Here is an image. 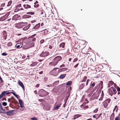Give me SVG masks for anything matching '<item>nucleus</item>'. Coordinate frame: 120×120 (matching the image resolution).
Here are the masks:
<instances>
[{
    "label": "nucleus",
    "instance_id": "obj_1",
    "mask_svg": "<svg viewBox=\"0 0 120 120\" xmlns=\"http://www.w3.org/2000/svg\"><path fill=\"white\" fill-rule=\"evenodd\" d=\"M38 94L40 96L43 97L48 95L49 93L43 89H41L39 91Z\"/></svg>",
    "mask_w": 120,
    "mask_h": 120
},
{
    "label": "nucleus",
    "instance_id": "obj_2",
    "mask_svg": "<svg viewBox=\"0 0 120 120\" xmlns=\"http://www.w3.org/2000/svg\"><path fill=\"white\" fill-rule=\"evenodd\" d=\"M27 24V22H21L16 23L15 25L16 28H22L23 26L26 25Z\"/></svg>",
    "mask_w": 120,
    "mask_h": 120
},
{
    "label": "nucleus",
    "instance_id": "obj_3",
    "mask_svg": "<svg viewBox=\"0 0 120 120\" xmlns=\"http://www.w3.org/2000/svg\"><path fill=\"white\" fill-rule=\"evenodd\" d=\"M58 68H55L50 72V74L55 76H56L58 75V71H57V69Z\"/></svg>",
    "mask_w": 120,
    "mask_h": 120
},
{
    "label": "nucleus",
    "instance_id": "obj_4",
    "mask_svg": "<svg viewBox=\"0 0 120 120\" xmlns=\"http://www.w3.org/2000/svg\"><path fill=\"white\" fill-rule=\"evenodd\" d=\"M24 39L22 38H21L19 40V41L20 42L16 44V46L17 48H20V46H21L20 47L21 48L22 47L23 44V42L24 41Z\"/></svg>",
    "mask_w": 120,
    "mask_h": 120
},
{
    "label": "nucleus",
    "instance_id": "obj_5",
    "mask_svg": "<svg viewBox=\"0 0 120 120\" xmlns=\"http://www.w3.org/2000/svg\"><path fill=\"white\" fill-rule=\"evenodd\" d=\"M16 110H9L6 112V114L8 116H11L14 114L13 112L16 111Z\"/></svg>",
    "mask_w": 120,
    "mask_h": 120
},
{
    "label": "nucleus",
    "instance_id": "obj_6",
    "mask_svg": "<svg viewBox=\"0 0 120 120\" xmlns=\"http://www.w3.org/2000/svg\"><path fill=\"white\" fill-rule=\"evenodd\" d=\"M49 54V53L48 52L43 51L41 53L40 55V56L41 57H45L48 56Z\"/></svg>",
    "mask_w": 120,
    "mask_h": 120
},
{
    "label": "nucleus",
    "instance_id": "obj_7",
    "mask_svg": "<svg viewBox=\"0 0 120 120\" xmlns=\"http://www.w3.org/2000/svg\"><path fill=\"white\" fill-rule=\"evenodd\" d=\"M62 59V57L60 56H58L56 57L54 59V60L57 62V63L58 62L60 61Z\"/></svg>",
    "mask_w": 120,
    "mask_h": 120
},
{
    "label": "nucleus",
    "instance_id": "obj_8",
    "mask_svg": "<svg viewBox=\"0 0 120 120\" xmlns=\"http://www.w3.org/2000/svg\"><path fill=\"white\" fill-rule=\"evenodd\" d=\"M18 83L20 86L22 87L23 90H25L24 86L23 83L20 80H19L18 82Z\"/></svg>",
    "mask_w": 120,
    "mask_h": 120
},
{
    "label": "nucleus",
    "instance_id": "obj_9",
    "mask_svg": "<svg viewBox=\"0 0 120 120\" xmlns=\"http://www.w3.org/2000/svg\"><path fill=\"white\" fill-rule=\"evenodd\" d=\"M3 37L4 38L5 40H6L7 38V33L6 31H4L3 32Z\"/></svg>",
    "mask_w": 120,
    "mask_h": 120
},
{
    "label": "nucleus",
    "instance_id": "obj_10",
    "mask_svg": "<svg viewBox=\"0 0 120 120\" xmlns=\"http://www.w3.org/2000/svg\"><path fill=\"white\" fill-rule=\"evenodd\" d=\"M30 24H28L27 26L23 28V30L24 31L27 30L29 28L30 26Z\"/></svg>",
    "mask_w": 120,
    "mask_h": 120
},
{
    "label": "nucleus",
    "instance_id": "obj_11",
    "mask_svg": "<svg viewBox=\"0 0 120 120\" xmlns=\"http://www.w3.org/2000/svg\"><path fill=\"white\" fill-rule=\"evenodd\" d=\"M31 16L27 15H25L22 16V19L29 18L31 17Z\"/></svg>",
    "mask_w": 120,
    "mask_h": 120
},
{
    "label": "nucleus",
    "instance_id": "obj_12",
    "mask_svg": "<svg viewBox=\"0 0 120 120\" xmlns=\"http://www.w3.org/2000/svg\"><path fill=\"white\" fill-rule=\"evenodd\" d=\"M19 101L21 107L23 108V104L22 100L21 99H19Z\"/></svg>",
    "mask_w": 120,
    "mask_h": 120
},
{
    "label": "nucleus",
    "instance_id": "obj_13",
    "mask_svg": "<svg viewBox=\"0 0 120 120\" xmlns=\"http://www.w3.org/2000/svg\"><path fill=\"white\" fill-rule=\"evenodd\" d=\"M66 68H58L59 69L58 70H57V71H58V73L59 74V73L62 71H65L66 70L65 69H66Z\"/></svg>",
    "mask_w": 120,
    "mask_h": 120
},
{
    "label": "nucleus",
    "instance_id": "obj_14",
    "mask_svg": "<svg viewBox=\"0 0 120 120\" xmlns=\"http://www.w3.org/2000/svg\"><path fill=\"white\" fill-rule=\"evenodd\" d=\"M40 26V23H38L32 29H37Z\"/></svg>",
    "mask_w": 120,
    "mask_h": 120
},
{
    "label": "nucleus",
    "instance_id": "obj_15",
    "mask_svg": "<svg viewBox=\"0 0 120 120\" xmlns=\"http://www.w3.org/2000/svg\"><path fill=\"white\" fill-rule=\"evenodd\" d=\"M57 63H58L57 62H56L55 61H54V60L53 61L50 62L49 63V64L53 66H55L56 65Z\"/></svg>",
    "mask_w": 120,
    "mask_h": 120
},
{
    "label": "nucleus",
    "instance_id": "obj_16",
    "mask_svg": "<svg viewBox=\"0 0 120 120\" xmlns=\"http://www.w3.org/2000/svg\"><path fill=\"white\" fill-rule=\"evenodd\" d=\"M103 82L102 81H101L100 82L98 85V86L100 87V89H102L103 88Z\"/></svg>",
    "mask_w": 120,
    "mask_h": 120
},
{
    "label": "nucleus",
    "instance_id": "obj_17",
    "mask_svg": "<svg viewBox=\"0 0 120 120\" xmlns=\"http://www.w3.org/2000/svg\"><path fill=\"white\" fill-rule=\"evenodd\" d=\"M18 16V14L15 15L13 16L12 19V20H17Z\"/></svg>",
    "mask_w": 120,
    "mask_h": 120
},
{
    "label": "nucleus",
    "instance_id": "obj_18",
    "mask_svg": "<svg viewBox=\"0 0 120 120\" xmlns=\"http://www.w3.org/2000/svg\"><path fill=\"white\" fill-rule=\"evenodd\" d=\"M7 18L5 15L2 16L0 18V21H3L5 20Z\"/></svg>",
    "mask_w": 120,
    "mask_h": 120
},
{
    "label": "nucleus",
    "instance_id": "obj_19",
    "mask_svg": "<svg viewBox=\"0 0 120 120\" xmlns=\"http://www.w3.org/2000/svg\"><path fill=\"white\" fill-rule=\"evenodd\" d=\"M108 92L111 96H112V95L113 93L111 88H110L109 89L108 91Z\"/></svg>",
    "mask_w": 120,
    "mask_h": 120
},
{
    "label": "nucleus",
    "instance_id": "obj_20",
    "mask_svg": "<svg viewBox=\"0 0 120 120\" xmlns=\"http://www.w3.org/2000/svg\"><path fill=\"white\" fill-rule=\"evenodd\" d=\"M65 45V43L64 42L62 43L60 45V47L61 48H64V47Z\"/></svg>",
    "mask_w": 120,
    "mask_h": 120
},
{
    "label": "nucleus",
    "instance_id": "obj_21",
    "mask_svg": "<svg viewBox=\"0 0 120 120\" xmlns=\"http://www.w3.org/2000/svg\"><path fill=\"white\" fill-rule=\"evenodd\" d=\"M66 75L65 74H62L58 77V78L62 79L64 78L66 76Z\"/></svg>",
    "mask_w": 120,
    "mask_h": 120
},
{
    "label": "nucleus",
    "instance_id": "obj_22",
    "mask_svg": "<svg viewBox=\"0 0 120 120\" xmlns=\"http://www.w3.org/2000/svg\"><path fill=\"white\" fill-rule=\"evenodd\" d=\"M23 7L26 9L30 8H31L30 6L28 4H25L23 5Z\"/></svg>",
    "mask_w": 120,
    "mask_h": 120
},
{
    "label": "nucleus",
    "instance_id": "obj_23",
    "mask_svg": "<svg viewBox=\"0 0 120 120\" xmlns=\"http://www.w3.org/2000/svg\"><path fill=\"white\" fill-rule=\"evenodd\" d=\"M95 82H93L92 83V82H91V85H90V87L89 89L90 88H93L95 86Z\"/></svg>",
    "mask_w": 120,
    "mask_h": 120
},
{
    "label": "nucleus",
    "instance_id": "obj_24",
    "mask_svg": "<svg viewBox=\"0 0 120 120\" xmlns=\"http://www.w3.org/2000/svg\"><path fill=\"white\" fill-rule=\"evenodd\" d=\"M108 104V103L106 102V101H105L104 102L103 105L105 108H106Z\"/></svg>",
    "mask_w": 120,
    "mask_h": 120
},
{
    "label": "nucleus",
    "instance_id": "obj_25",
    "mask_svg": "<svg viewBox=\"0 0 120 120\" xmlns=\"http://www.w3.org/2000/svg\"><path fill=\"white\" fill-rule=\"evenodd\" d=\"M118 107L117 106V105H116L114 108L113 109V112H114L116 110V112H117L118 111Z\"/></svg>",
    "mask_w": 120,
    "mask_h": 120
},
{
    "label": "nucleus",
    "instance_id": "obj_26",
    "mask_svg": "<svg viewBox=\"0 0 120 120\" xmlns=\"http://www.w3.org/2000/svg\"><path fill=\"white\" fill-rule=\"evenodd\" d=\"M85 86V85L83 83L79 87V89L81 90L83 89Z\"/></svg>",
    "mask_w": 120,
    "mask_h": 120
},
{
    "label": "nucleus",
    "instance_id": "obj_27",
    "mask_svg": "<svg viewBox=\"0 0 120 120\" xmlns=\"http://www.w3.org/2000/svg\"><path fill=\"white\" fill-rule=\"evenodd\" d=\"M111 88L112 90H113L114 92V94H116L117 92L116 89H115L113 87H112Z\"/></svg>",
    "mask_w": 120,
    "mask_h": 120
},
{
    "label": "nucleus",
    "instance_id": "obj_28",
    "mask_svg": "<svg viewBox=\"0 0 120 120\" xmlns=\"http://www.w3.org/2000/svg\"><path fill=\"white\" fill-rule=\"evenodd\" d=\"M69 97V95L67 96H66V97L65 98V99L64 100V101L65 103L66 104L67 101V100L68 99V98Z\"/></svg>",
    "mask_w": 120,
    "mask_h": 120
},
{
    "label": "nucleus",
    "instance_id": "obj_29",
    "mask_svg": "<svg viewBox=\"0 0 120 120\" xmlns=\"http://www.w3.org/2000/svg\"><path fill=\"white\" fill-rule=\"evenodd\" d=\"M115 116L114 113V112H113L112 114L111 115L110 117V118H112L114 119Z\"/></svg>",
    "mask_w": 120,
    "mask_h": 120
},
{
    "label": "nucleus",
    "instance_id": "obj_30",
    "mask_svg": "<svg viewBox=\"0 0 120 120\" xmlns=\"http://www.w3.org/2000/svg\"><path fill=\"white\" fill-rule=\"evenodd\" d=\"M26 14L28 15H34L35 13L34 12H30L26 13Z\"/></svg>",
    "mask_w": 120,
    "mask_h": 120
},
{
    "label": "nucleus",
    "instance_id": "obj_31",
    "mask_svg": "<svg viewBox=\"0 0 120 120\" xmlns=\"http://www.w3.org/2000/svg\"><path fill=\"white\" fill-rule=\"evenodd\" d=\"M59 83V81H57L54 82L53 84V85L54 86H56Z\"/></svg>",
    "mask_w": 120,
    "mask_h": 120
},
{
    "label": "nucleus",
    "instance_id": "obj_32",
    "mask_svg": "<svg viewBox=\"0 0 120 120\" xmlns=\"http://www.w3.org/2000/svg\"><path fill=\"white\" fill-rule=\"evenodd\" d=\"M61 104L60 105H57L56 107L54 108L53 109L57 110V109L59 107H60L61 106Z\"/></svg>",
    "mask_w": 120,
    "mask_h": 120
},
{
    "label": "nucleus",
    "instance_id": "obj_33",
    "mask_svg": "<svg viewBox=\"0 0 120 120\" xmlns=\"http://www.w3.org/2000/svg\"><path fill=\"white\" fill-rule=\"evenodd\" d=\"M72 82L71 81H69L66 84L67 86H70Z\"/></svg>",
    "mask_w": 120,
    "mask_h": 120
},
{
    "label": "nucleus",
    "instance_id": "obj_34",
    "mask_svg": "<svg viewBox=\"0 0 120 120\" xmlns=\"http://www.w3.org/2000/svg\"><path fill=\"white\" fill-rule=\"evenodd\" d=\"M81 116V115H80L77 114V115H75L74 116V117H75L76 119V118H79V117Z\"/></svg>",
    "mask_w": 120,
    "mask_h": 120
},
{
    "label": "nucleus",
    "instance_id": "obj_35",
    "mask_svg": "<svg viewBox=\"0 0 120 120\" xmlns=\"http://www.w3.org/2000/svg\"><path fill=\"white\" fill-rule=\"evenodd\" d=\"M31 45L30 46L31 47H33L34 46V42H32L30 43Z\"/></svg>",
    "mask_w": 120,
    "mask_h": 120
},
{
    "label": "nucleus",
    "instance_id": "obj_36",
    "mask_svg": "<svg viewBox=\"0 0 120 120\" xmlns=\"http://www.w3.org/2000/svg\"><path fill=\"white\" fill-rule=\"evenodd\" d=\"M12 3V1L11 0L8 3L7 6L9 7L10 6L11 4Z\"/></svg>",
    "mask_w": 120,
    "mask_h": 120
},
{
    "label": "nucleus",
    "instance_id": "obj_37",
    "mask_svg": "<svg viewBox=\"0 0 120 120\" xmlns=\"http://www.w3.org/2000/svg\"><path fill=\"white\" fill-rule=\"evenodd\" d=\"M86 79L87 77L86 76H84L81 82H85Z\"/></svg>",
    "mask_w": 120,
    "mask_h": 120
},
{
    "label": "nucleus",
    "instance_id": "obj_38",
    "mask_svg": "<svg viewBox=\"0 0 120 120\" xmlns=\"http://www.w3.org/2000/svg\"><path fill=\"white\" fill-rule=\"evenodd\" d=\"M37 62H34L31 65L33 66H34L36 65L37 64Z\"/></svg>",
    "mask_w": 120,
    "mask_h": 120
},
{
    "label": "nucleus",
    "instance_id": "obj_39",
    "mask_svg": "<svg viewBox=\"0 0 120 120\" xmlns=\"http://www.w3.org/2000/svg\"><path fill=\"white\" fill-rule=\"evenodd\" d=\"M110 101V99H107L105 101H106V102L109 104Z\"/></svg>",
    "mask_w": 120,
    "mask_h": 120
},
{
    "label": "nucleus",
    "instance_id": "obj_40",
    "mask_svg": "<svg viewBox=\"0 0 120 120\" xmlns=\"http://www.w3.org/2000/svg\"><path fill=\"white\" fill-rule=\"evenodd\" d=\"M85 101H86L87 102H84V103H83V104L85 105V104H86L88 103L89 102V101H88V100L86 99L85 100Z\"/></svg>",
    "mask_w": 120,
    "mask_h": 120
},
{
    "label": "nucleus",
    "instance_id": "obj_41",
    "mask_svg": "<svg viewBox=\"0 0 120 120\" xmlns=\"http://www.w3.org/2000/svg\"><path fill=\"white\" fill-rule=\"evenodd\" d=\"M2 105L4 106H5L7 105V103L5 102H3L2 103Z\"/></svg>",
    "mask_w": 120,
    "mask_h": 120
},
{
    "label": "nucleus",
    "instance_id": "obj_42",
    "mask_svg": "<svg viewBox=\"0 0 120 120\" xmlns=\"http://www.w3.org/2000/svg\"><path fill=\"white\" fill-rule=\"evenodd\" d=\"M1 55L3 56H6L8 54L6 52H4L2 53Z\"/></svg>",
    "mask_w": 120,
    "mask_h": 120
},
{
    "label": "nucleus",
    "instance_id": "obj_43",
    "mask_svg": "<svg viewBox=\"0 0 120 120\" xmlns=\"http://www.w3.org/2000/svg\"><path fill=\"white\" fill-rule=\"evenodd\" d=\"M12 43L11 42H9L7 44V46H12Z\"/></svg>",
    "mask_w": 120,
    "mask_h": 120
},
{
    "label": "nucleus",
    "instance_id": "obj_44",
    "mask_svg": "<svg viewBox=\"0 0 120 120\" xmlns=\"http://www.w3.org/2000/svg\"><path fill=\"white\" fill-rule=\"evenodd\" d=\"M31 119L32 120H38V118L35 117L31 118Z\"/></svg>",
    "mask_w": 120,
    "mask_h": 120
},
{
    "label": "nucleus",
    "instance_id": "obj_45",
    "mask_svg": "<svg viewBox=\"0 0 120 120\" xmlns=\"http://www.w3.org/2000/svg\"><path fill=\"white\" fill-rule=\"evenodd\" d=\"M85 98V96L84 95L82 97V98L81 100V102H82L83 101L84 99V98Z\"/></svg>",
    "mask_w": 120,
    "mask_h": 120
},
{
    "label": "nucleus",
    "instance_id": "obj_46",
    "mask_svg": "<svg viewBox=\"0 0 120 120\" xmlns=\"http://www.w3.org/2000/svg\"><path fill=\"white\" fill-rule=\"evenodd\" d=\"M2 110L3 111H1L0 112V113H2L4 114L6 113V112H5V111L4 109H3V110Z\"/></svg>",
    "mask_w": 120,
    "mask_h": 120
},
{
    "label": "nucleus",
    "instance_id": "obj_47",
    "mask_svg": "<svg viewBox=\"0 0 120 120\" xmlns=\"http://www.w3.org/2000/svg\"><path fill=\"white\" fill-rule=\"evenodd\" d=\"M5 91H4L2 92V93H1V94H2V95L3 96H5Z\"/></svg>",
    "mask_w": 120,
    "mask_h": 120
},
{
    "label": "nucleus",
    "instance_id": "obj_48",
    "mask_svg": "<svg viewBox=\"0 0 120 120\" xmlns=\"http://www.w3.org/2000/svg\"><path fill=\"white\" fill-rule=\"evenodd\" d=\"M103 95H101V98L99 99V100L100 101L102 100L103 99Z\"/></svg>",
    "mask_w": 120,
    "mask_h": 120
},
{
    "label": "nucleus",
    "instance_id": "obj_49",
    "mask_svg": "<svg viewBox=\"0 0 120 120\" xmlns=\"http://www.w3.org/2000/svg\"><path fill=\"white\" fill-rule=\"evenodd\" d=\"M117 91L118 92L120 91V88L118 86H117Z\"/></svg>",
    "mask_w": 120,
    "mask_h": 120
},
{
    "label": "nucleus",
    "instance_id": "obj_50",
    "mask_svg": "<svg viewBox=\"0 0 120 120\" xmlns=\"http://www.w3.org/2000/svg\"><path fill=\"white\" fill-rule=\"evenodd\" d=\"M78 60V59L77 58H75L73 60V62L74 63L76 61Z\"/></svg>",
    "mask_w": 120,
    "mask_h": 120
},
{
    "label": "nucleus",
    "instance_id": "obj_51",
    "mask_svg": "<svg viewBox=\"0 0 120 120\" xmlns=\"http://www.w3.org/2000/svg\"><path fill=\"white\" fill-rule=\"evenodd\" d=\"M52 45H52V44H50L49 46V48L51 49L52 48Z\"/></svg>",
    "mask_w": 120,
    "mask_h": 120
},
{
    "label": "nucleus",
    "instance_id": "obj_52",
    "mask_svg": "<svg viewBox=\"0 0 120 120\" xmlns=\"http://www.w3.org/2000/svg\"><path fill=\"white\" fill-rule=\"evenodd\" d=\"M98 111V109H95L93 112L96 113Z\"/></svg>",
    "mask_w": 120,
    "mask_h": 120
},
{
    "label": "nucleus",
    "instance_id": "obj_53",
    "mask_svg": "<svg viewBox=\"0 0 120 120\" xmlns=\"http://www.w3.org/2000/svg\"><path fill=\"white\" fill-rule=\"evenodd\" d=\"M44 39L40 41V43L41 44H42L44 42Z\"/></svg>",
    "mask_w": 120,
    "mask_h": 120
},
{
    "label": "nucleus",
    "instance_id": "obj_54",
    "mask_svg": "<svg viewBox=\"0 0 120 120\" xmlns=\"http://www.w3.org/2000/svg\"><path fill=\"white\" fill-rule=\"evenodd\" d=\"M5 94H10V92H9L8 91H5Z\"/></svg>",
    "mask_w": 120,
    "mask_h": 120
},
{
    "label": "nucleus",
    "instance_id": "obj_55",
    "mask_svg": "<svg viewBox=\"0 0 120 120\" xmlns=\"http://www.w3.org/2000/svg\"><path fill=\"white\" fill-rule=\"evenodd\" d=\"M36 39V38H32L31 39V40L32 41H35Z\"/></svg>",
    "mask_w": 120,
    "mask_h": 120
},
{
    "label": "nucleus",
    "instance_id": "obj_56",
    "mask_svg": "<svg viewBox=\"0 0 120 120\" xmlns=\"http://www.w3.org/2000/svg\"><path fill=\"white\" fill-rule=\"evenodd\" d=\"M0 108H1V109L2 110H3L4 109L2 107V106L1 105V103L0 104Z\"/></svg>",
    "mask_w": 120,
    "mask_h": 120
},
{
    "label": "nucleus",
    "instance_id": "obj_57",
    "mask_svg": "<svg viewBox=\"0 0 120 120\" xmlns=\"http://www.w3.org/2000/svg\"><path fill=\"white\" fill-rule=\"evenodd\" d=\"M65 66V65L64 64H62L60 66V68H61L63 67H64Z\"/></svg>",
    "mask_w": 120,
    "mask_h": 120
},
{
    "label": "nucleus",
    "instance_id": "obj_58",
    "mask_svg": "<svg viewBox=\"0 0 120 120\" xmlns=\"http://www.w3.org/2000/svg\"><path fill=\"white\" fill-rule=\"evenodd\" d=\"M18 99H19V98H18V96L19 97V96L16 94L15 95H14Z\"/></svg>",
    "mask_w": 120,
    "mask_h": 120
},
{
    "label": "nucleus",
    "instance_id": "obj_59",
    "mask_svg": "<svg viewBox=\"0 0 120 120\" xmlns=\"http://www.w3.org/2000/svg\"><path fill=\"white\" fill-rule=\"evenodd\" d=\"M36 35V34H34L33 35H32L30 37H31L32 38H34V36H35Z\"/></svg>",
    "mask_w": 120,
    "mask_h": 120
},
{
    "label": "nucleus",
    "instance_id": "obj_60",
    "mask_svg": "<svg viewBox=\"0 0 120 120\" xmlns=\"http://www.w3.org/2000/svg\"><path fill=\"white\" fill-rule=\"evenodd\" d=\"M98 115V114H96L95 115H94L93 116V117L94 118H96L97 116Z\"/></svg>",
    "mask_w": 120,
    "mask_h": 120
},
{
    "label": "nucleus",
    "instance_id": "obj_61",
    "mask_svg": "<svg viewBox=\"0 0 120 120\" xmlns=\"http://www.w3.org/2000/svg\"><path fill=\"white\" fill-rule=\"evenodd\" d=\"M115 120H119V117L118 116H116L115 118Z\"/></svg>",
    "mask_w": 120,
    "mask_h": 120
},
{
    "label": "nucleus",
    "instance_id": "obj_62",
    "mask_svg": "<svg viewBox=\"0 0 120 120\" xmlns=\"http://www.w3.org/2000/svg\"><path fill=\"white\" fill-rule=\"evenodd\" d=\"M90 80L89 79H88L86 82V85H88V83L89 81Z\"/></svg>",
    "mask_w": 120,
    "mask_h": 120
},
{
    "label": "nucleus",
    "instance_id": "obj_63",
    "mask_svg": "<svg viewBox=\"0 0 120 120\" xmlns=\"http://www.w3.org/2000/svg\"><path fill=\"white\" fill-rule=\"evenodd\" d=\"M39 5L38 4H37L36 5H34V7H35L37 8V7H38Z\"/></svg>",
    "mask_w": 120,
    "mask_h": 120
},
{
    "label": "nucleus",
    "instance_id": "obj_64",
    "mask_svg": "<svg viewBox=\"0 0 120 120\" xmlns=\"http://www.w3.org/2000/svg\"><path fill=\"white\" fill-rule=\"evenodd\" d=\"M79 64V63H78V64H76V65H75V66H74V67L75 68H76L78 65Z\"/></svg>",
    "mask_w": 120,
    "mask_h": 120
}]
</instances>
